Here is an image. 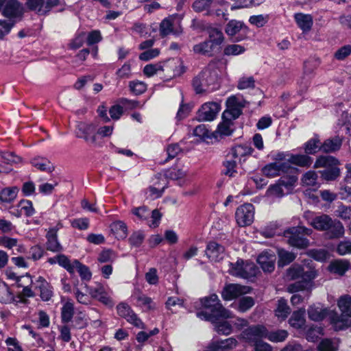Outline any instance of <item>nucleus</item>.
<instances>
[{
	"label": "nucleus",
	"instance_id": "obj_13",
	"mask_svg": "<svg viewBox=\"0 0 351 351\" xmlns=\"http://www.w3.org/2000/svg\"><path fill=\"white\" fill-rule=\"evenodd\" d=\"M221 109L220 104L217 102H206L202 106L197 112L198 120L202 121H213L217 117Z\"/></svg>",
	"mask_w": 351,
	"mask_h": 351
},
{
	"label": "nucleus",
	"instance_id": "obj_7",
	"mask_svg": "<svg viewBox=\"0 0 351 351\" xmlns=\"http://www.w3.org/2000/svg\"><path fill=\"white\" fill-rule=\"evenodd\" d=\"M317 276V271L311 265H293L287 271V277L289 280L301 278V281L313 282Z\"/></svg>",
	"mask_w": 351,
	"mask_h": 351
},
{
	"label": "nucleus",
	"instance_id": "obj_39",
	"mask_svg": "<svg viewBox=\"0 0 351 351\" xmlns=\"http://www.w3.org/2000/svg\"><path fill=\"white\" fill-rule=\"evenodd\" d=\"M339 164V161L332 156H323L319 157L315 163V167L316 168L319 167H333L337 166Z\"/></svg>",
	"mask_w": 351,
	"mask_h": 351
},
{
	"label": "nucleus",
	"instance_id": "obj_1",
	"mask_svg": "<svg viewBox=\"0 0 351 351\" xmlns=\"http://www.w3.org/2000/svg\"><path fill=\"white\" fill-rule=\"evenodd\" d=\"M220 71L215 64H210L193 80V86L197 93L213 91L219 86Z\"/></svg>",
	"mask_w": 351,
	"mask_h": 351
},
{
	"label": "nucleus",
	"instance_id": "obj_44",
	"mask_svg": "<svg viewBox=\"0 0 351 351\" xmlns=\"http://www.w3.org/2000/svg\"><path fill=\"white\" fill-rule=\"evenodd\" d=\"M252 148L249 145H239L232 149L230 154L234 158H239L241 160L242 157L252 154Z\"/></svg>",
	"mask_w": 351,
	"mask_h": 351
},
{
	"label": "nucleus",
	"instance_id": "obj_46",
	"mask_svg": "<svg viewBox=\"0 0 351 351\" xmlns=\"http://www.w3.org/2000/svg\"><path fill=\"white\" fill-rule=\"evenodd\" d=\"M313 287V282L305 281H298L294 283L290 284L287 286V291L289 293H295L304 290H311Z\"/></svg>",
	"mask_w": 351,
	"mask_h": 351
},
{
	"label": "nucleus",
	"instance_id": "obj_16",
	"mask_svg": "<svg viewBox=\"0 0 351 351\" xmlns=\"http://www.w3.org/2000/svg\"><path fill=\"white\" fill-rule=\"evenodd\" d=\"M160 34L164 37L170 34L179 35L182 29L180 23H177L173 17H168L162 21L160 24Z\"/></svg>",
	"mask_w": 351,
	"mask_h": 351
},
{
	"label": "nucleus",
	"instance_id": "obj_20",
	"mask_svg": "<svg viewBox=\"0 0 351 351\" xmlns=\"http://www.w3.org/2000/svg\"><path fill=\"white\" fill-rule=\"evenodd\" d=\"M161 63L163 65L162 71L165 72L168 77L180 75L184 72L182 62L180 59L173 58Z\"/></svg>",
	"mask_w": 351,
	"mask_h": 351
},
{
	"label": "nucleus",
	"instance_id": "obj_51",
	"mask_svg": "<svg viewBox=\"0 0 351 351\" xmlns=\"http://www.w3.org/2000/svg\"><path fill=\"white\" fill-rule=\"evenodd\" d=\"M77 271L80 277L83 280H89L91 278L92 274L88 267L82 265L77 260H74V272Z\"/></svg>",
	"mask_w": 351,
	"mask_h": 351
},
{
	"label": "nucleus",
	"instance_id": "obj_12",
	"mask_svg": "<svg viewBox=\"0 0 351 351\" xmlns=\"http://www.w3.org/2000/svg\"><path fill=\"white\" fill-rule=\"evenodd\" d=\"M117 313L125 318L129 323L138 328H143L144 324L130 306L124 302L119 304L117 306Z\"/></svg>",
	"mask_w": 351,
	"mask_h": 351
},
{
	"label": "nucleus",
	"instance_id": "obj_19",
	"mask_svg": "<svg viewBox=\"0 0 351 351\" xmlns=\"http://www.w3.org/2000/svg\"><path fill=\"white\" fill-rule=\"evenodd\" d=\"M276 256L274 252L267 250L263 252L257 258V262L265 272H271L275 268Z\"/></svg>",
	"mask_w": 351,
	"mask_h": 351
},
{
	"label": "nucleus",
	"instance_id": "obj_60",
	"mask_svg": "<svg viewBox=\"0 0 351 351\" xmlns=\"http://www.w3.org/2000/svg\"><path fill=\"white\" fill-rule=\"evenodd\" d=\"M117 258L115 253L111 250H106L102 251L99 256L98 261L101 263H112Z\"/></svg>",
	"mask_w": 351,
	"mask_h": 351
},
{
	"label": "nucleus",
	"instance_id": "obj_41",
	"mask_svg": "<svg viewBox=\"0 0 351 351\" xmlns=\"http://www.w3.org/2000/svg\"><path fill=\"white\" fill-rule=\"evenodd\" d=\"M243 29H247L243 22L237 20H231L226 25L225 32L228 35L232 36Z\"/></svg>",
	"mask_w": 351,
	"mask_h": 351
},
{
	"label": "nucleus",
	"instance_id": "obj_3",
	"mask_svg": "<svg viewBox=\"0 0 351 351\" xmlns=\"http://www.w3.org/2000/svg\"><path fill=\"white\" fill-rule=\"evenodd\" d=\"M202 304L205 308L210 311V313L207 311L197 313V316L202 319L212 321L213 317L228 318L231 317L230 312L222 306L216 294L203 298Z\"/></svg>",
	"mask_w": 351,
	"mask_h": 351
},
{
	"label": "nucleus",
	"instance_id": "obj_22",
	"mask_svg": "<svg viewBox=\"0 0 351 351\" xmlns=\"http://www.w3.org/2000/svg\"><path fill=\"white\" fill-rule=\"evenodd\" d=\"M205 252L211 261L218 262L223 258L224 247L216 242L211 241L208 243Z\"/></svg>",
	"mask_w": 351,
	"mask_h": 351
},
{
	"label": "nucleus",
	"instance_id": "obj_17",
	"mask_svg": "<svg viewBox=\"0 0 351 351\" xmlns=\"http://www.w3.org/2000/svg\"><path fill=\"white\" fill-rule=\"evenodd\" d=\"M58 0H27V6L39 14H45L56 5Z\"/></svg>",
	"mask_w": 351,
	"mask_h": 351
},
{
	"label": "nucleus",
	"instance_id": "obj_30",
	"mask_svg": "<svg viewBox=\"0 0 351 351\" xmlns=\"http://www.w3.org/2000/svg\"><path fill=\"white\" fill-rule=\"evenodd\" d=\"M296 169L294 168V171H289L287 176H282L278 180L280 184L286 190V193H289L292 188L298 180V177L295 175Z\"/></svg>",
	"mask_w": 351,
	"mask_h": 351
},
{
	"label": "nucleus",
	"instance_id": "obj_37",
	"mask_svg": "<svg viewBox=\"0 0 351 351\" xmlns=\"http://www.w3.org/2000/svg\"><path fill=\"white\" fill-rule=\"evenodd\" d=\"M308 317L315 322L322 320L326 315V309L323 308L319 304L313 305L308 309Z\"/></svg>",
	"mask_w": 351,
	"mask_h": 351
},
{
	"label": "nucleus",
	"instance_id": "obj_56",
	"mask_svg": "<svg viewBox=\"0 0 351 351\" xmlns=\"http://www.w3.org/2000/svg\"><path fill=\"white\" fill-rule=\"evenodd\" d=\"M317 174L313 171H309L304 174L302 178L303 185L306 186H317Z\"/></svg>",
	"mask_w": 351,
	"mask_h": 351
},
{
	"label": "nucleus",
	"instance_id": "obj_24",
	"mask_svg": "<svg viewBox=\"0 0 351 351\" xmlns=\"http://www.w3.org/2000/svg\"><path fill=\"white\" fill-rule=\"evenodd\" d=\"M234 130L233 119L222 117L221 122L218 125L217 130L214 132L216 138H222L223 136H230Z\"/></svg>",
	"mask_w": 351,
	"mask_h": 351
},
{
	"label": "nucleus",
	"instance_id": "obj_27",
	"mask_svg": "<svg viewBox=\"0 0 351 351\" xmlns=\"http://www.w3.org/2000/svg\"><path fill=\"white\" fill-rule=\"evenodd\" d=\"M343 140L339 136L326 139L320 146V150L325 153L338 151L342 145Z\"/></svg>",
	"mask_w": 351,
	"mask_h": 351
},
{
	"label": "nucleus",
	"instance_id": "obj_54",
	"mask_svg": "<svg viewBox=\"0 0 351 351\" xmlns=\"http://www.w3.org/2000/svg\"><path fill=\"white\" fill-rule=\"evenodd\" d=\"M56 259L59 265L64 267L70 274L74 273V261L71 262L68 257L64 254L58 255Z\"/></svg>",
	"mask_w": 351,
	"mask_h": 351
},
{
	"label": "nucleus",
	"instance_id": "obj_26",
	"mask_svg": "<svg viewBox=\"0 0 351 351\" xmlns=\"http://www.w3.org/2000/svg\"><path fill=\"white\" fill-rule=\"evenodd\" d=\"M237 345V341L234 338H228L223 341L212 343L208 351H229L234 348Z\"/></svg>",
	"mask_w": 351,
	"mask_h": 351
},
{
	"label": "nucleus",
	"instance_id": "obj_55",
	"mask_svg": "<svg viewBox=\"0 0 351 351\" xmlns=\"http://www.w3.org/2000/svg\"><path fill=\"white\" fill-rule=\"evenodd\" d=\"M129 88L131 92L135 95H141L147 89V85L143 82L138 80L131 81L129 83Z\"/></svg>",
	"mask_w": 351,
	"mask_h": 351
},
{
	"label": "nucleus",
	"instance_id": "obj_47",
	"mask_svg": "<svg viewBox=\"0 0 351 351\" xmlns=\"http://www.w3.org/2000/svg\"><path fill=\"white\" fill-rule=\"evenodd\" d=\"M278 254L279 257L278 263L280 267H284L289 264L295 258V255L293 253L283 249H279L278 250Z\"/></svg>",
	"mask_w": 351,
	"mask_h": 351
},
{
	"label": "nucleus",
	"instance_id": "obj_40",
	"mask_svg": "<svg viewBox=\"0 0 351 351\" xmlns=\"http://www.w3.org/2000/svg\"><path fill=\"white\" fill-rule=\"evenodd\" d=\"M215 48L210 42L205 40L194 45L193 51L198 54L211 56Z\"/></svg>",
	"mask_w": 351,
	"mask_h": 351
},
{
	"label": "nucleus",
	"instance_id": "obj_21",
	"mask_svg": "<svg viewBox=\"0 0 351 351\" xmlns=\"http://www.w3.org/2000/svg\"><path fill=\"white\" fill-rule=\"evenodd\" d=\"M23 13V7L18 0H9L2 12L4 16L10 19L21 16Z\"/></svg>",
	"mask_w": 351,
	"mask_h": 351
},
{
	"label": "nucleus",
	"instance_id": "obj_14",
	"mask_svg": "<svg viewBox=\"0 0 351 351\" xmlns=\"http://www.w3.org/2000/svg\"><path fill=\"white\" fill-rule=\"evenodd\" d=\"M294 171L293 168L285 161H278L267 165L263 169V173L268 177H276L289 171Z\"/></svg>",
	"mask_w": 351,
	"mask_h": 351
},
{
	"label": "nucleus",
	"instance_id": "obj_42",
	"mask_svg": "<svg viewBox=\"0 0 351 351\" xmlns=\"http://www.w3.org/2000/svg\"><path fill=\"white\" fill-rule=\"evenodd\" d=\"M313 160L311 157L306 155H291L287 161H285V162H288L289 165L291 163L300 167L310 166Z\"/></svg>",
	"mask_w": 351,
	"mask_h": 351
},
{
	"label": "nucleus",
	"instance_id": "obj_11",
	"mask_svg": "<svg viewBox=\"0 0 351 351\" xmlns=\"http://www.w3.org/2000/svg\"><path fill=\"white\" fill-rule=\"evenodd\" d=\"M237 224L241 227L250 226L254 221V208L251 204H245L239 206L235 213Z\"/></svg>",
	"mask_w": 351,
	"mask_h": 351
},
{
	"label": "nucleus",
	"instance_id": "obj_64",
	"mask_svg": "<svg viewBox=\"0 0 351 351\" xmlns=\"http://www.w3.org/2000/svg\"><path fill=\"white\" fill-rule=\"evenodd\" d=\"M337 349L336 344L330 339L322 340L319 346V351H336Z\"/></svg>",
	"mask_w": 351,
	"mask_h": 351
},
{
	"label": "nucleus",
	"instance_id": "obj_5",
	"mask_svg": "<svg viewBox=\"0 0 351 351\" xmlns=\"http://www.w3.org/2000/svg\"><path fill=\"white\" fill-rule=\"evenodd\" d=\"M312 232L311 229L304 226H298L285 230L284 235L287 239L289 245L302 249L307 247L309 245L308 240L304 238V235H310Z\"/></svg>",
	"mask_w": 351,
	"mask_h": 351
},
{
	"label": "nucleus",
	"instance_id": "obj_38",
	"mask_svg": "<svg viewBox=\"0 0 351 351\" xmlns=\"http://www.w3.org/2000/svg\"><path fill=\"white\" fill-rule=\"evenodd\" d=\"M19 192L16 186L7 187L0 191V201L10 203L15 199Z\"/></svg>",
	"mask_w": 351,
	"mask_h": 351
},
{
	"label": "nucleus",
	"instance_id": "obj_58",
	"mask_svg": "<svg viewBox=\"0 0 351 351\" xmlns=\"http://www.w3.org/2000/svg\"><path fill=\"white\" fill-rule=\"evenodd\" d=\"M267 194L268 196L271 197H282L287 193L286 191H284L282 186L278 182L268 189Z\"/></svg>",
	"mask_w": 351,
	"mask_h": 351
},
{
	"label": "nucleus",
	"instance_id": "obj_28",
	"mask_svg": "<svg viewBox=\"0 0 351 351\" xmlns=\"http://www.w3.org/2000/svg\"><path fill=\"white\" fill-rule=\"evenodd\" d=\"M294 19L298 27L303 32H308L311 29L313 23L311 15L303 13H296L294 15Z\"/></svg>",
	"mask_w": 351,
	"mask_h": 351
},
{
	"label": "nucleus",
	"instance_id": "obj_2",
	"mask_svg": "<svg viewBox=\"0 0 351 351\" xmlns=\"http://www.w3.org/2000/svg\"><path fill=\"white\" fill-rule=\"evenodd\" d=\"M310 223L317 230L326 231L330 239L339 238L344 234L343 224L339 221L332 219L329 215L325 214L316 216Z\"/></svg>",
	"mask_w": 351,
	"mask_h": 351
},
{
	"label": "nucleus",
	"instance_id": "obj_49",
	"mask_svg": "<svg viewBox=\"0 0 351 351\" xmlns=\"http://www.w3.org/2000/svg\"><path fill=\"white\" fill-rule=\"evenodd\" d=\"M13 300V294L8 286L0 280V302L10 303Z\"/></svg>",
	"mask_w": 351,
	"mask_h": 351
},
{
	"label": "nucleus",
	"instance_id": "obj_9",
	"mask_svg": "<svg viewBox=\"0 0 351 351\" xmlns=\"http://www.w3.org/2000/svg\"><path fill=\"white\" fill-rule=\"evenodd\" d=\"M245 100L241 96L232 95L226 101V110L223 112V118H230L233 120L237 119L242 113L245 107Z\"/></svg>",
	"mask_w": 351,
	"mask_h": 351
},
{
	"label": "nucleus",
	"instance_id": "obj_32",
	"mask_svg": "<svg viewBox=\"0 0 351 351\" xmlns=\"http://www.w3.org/2000/svg\"><path fill=\"white\" fill-rule=\"evenodd\" d=\"M31 164L40 171L45 172H51L54 167L51 162L43 157H35L31 160Z\"/></svg>",
	"mask_w": 351,
	"mask_h": 351
},
{
	"label": "nucleus",
	"instance_id": "obj_8",
	"mask_svg": "<svg viewBox=\"0 0 351 351\" xmlns=\"http://www.w3.org/2000/svg\"><path fill=\"white\" fill-rule=\"evenodd\" d=\"M229 272L231 275L242 278H250L256 275L258 269L252 262L237 261L235 263H230Z\"/></svg>",
	"mask_w": 351,
	"mask_h": 351
},
{
	"label": "nucleus",
	"instance_id": "obj_50",
	"mask_svg": "<svg viewBox=\"0 0 351 351\" xmlns=\"http://www.w3.org/2000/svg\"><path fill=\"white\" fill-rule=\"evenodd\" d=\"M213 3L215 0H195L192 7L196 12L207 11V14H209L208 10Z\"/></svg>",
	"mask_w": 351,
	"mask_h": 351
},
{
	"label": "nucleus",
	"instance_id": "obj_57",
	"mask_svg": "<svg viewBox=\"0 0 351 351\" xmlns=\"http://www.w3.org/2000/svg\"><path fill=\"white\" fill-rule=\"evenodd\" d=\"M308 255L318 261H324L329 257V254L324 249L311 250L308 252Z\"/></svg>",
	"mask_w": 351,
	"mask_h": 351
},
{
	"label": "nucleus",
	"instance_id": "obj_53",
	"mask_svg": "<svg viewBox=\"0 0 351 351\" xmlns=\"http://www.w3.org/2000/svg\"><path fill=\"white\" fill-rule=\"evenodd\" d=\"M163 70V65L161 62L147 64L143 69V73L148 77L158 74Z\"/></svg>",
	"mask_w": 351,
	"mask_h": 351
},
{
	"label": "nucleus",
	"instance_id": "obj_29",
	"mask_svg": "<svg viewBox=\"0 0 351 351\" xmlns=\"http://www.w3.org/2000/svg\"><path fill=\"white\" fill-rule=\"evenodd\" d=\"M204 29L207 30L208 34L209 39L208 40L215 47L219 46L223 43L224 37L221 30L210 25H207Z\"/></svg>",
	"mask_w": 351,
	"mask_h": 351
},
{
	"label": "nucleus",
	"instance_id": "obj_35",
	"mask_svg": "<svg viewBox=\"0 0 351 351\" xmlns=\"http://www.w3.org/2000/svg\"><path fill=\"white\" fill-rule=\"evenodd\" d=\"M47 250L52 252H59L62 250V246L58 241L57 239V231L55 229H51L47 234Z\"/></svg>",
	"mask_w": 351,
	"mask_h": 351
},
{
	"label": "nucleus",
	"instance_id": "obj_36",
	"mask_svg": "<svg viewBox=\"0 0 351 351\" xmlns=\"http://www.w3.org/2000/svg\"><path fill=\"white\" fill-rule=\"evenodd\" d=\"M289 336V332L286 330L280 329L276 330L268 331L267 329L266 339L273 343H280L285 341Z\"/></svg>",
	"mask_w": 351,
	"mask_h": 351
},
{
	"label": "nucleus",
	"instance_id": "obj_15",
	"mask_svg": "<svg viewBox=\"0 0 351 351\" xmlns=\"http://www.w3.org/2000/svg\"><path fill=\"white\" fill-rule=\"evenodd\" d=\"M250 288L246 286H242L239 284L227 285L221 293L222 298L226 300H231L241 295L250 293Z\"/></svg>",
	"mask_w": 351,
	"mask_h": 351
},
{
	"label": "nucleus",
	"instance_id": "obj_62",
	"mask_svg": "<svg viewBox=\"0 0 351 351\" xmlns=\"http://www.w3.org/2000/svg\"><path fill=\"white\" fill-rule=\"evenodd\" d=\"M145 239V235L143 232L137 231L132 234L129 238V243L132 247H139Z\"/></svg>",
	"mask_w": 351,
	"mask_h": 351
},
{
	"label": "nucleus",
	"instance_id": "obj_10",
	"mask_svg": "<svg viewBox=\"0 0 351 351\" xmlns=\"http://www.w3.org/2000/svg\"><path fill=\"white\" fill-rule=\"evenodd\" d=\"M267 328L263 325H253L245 329L240 335V338L247 343H253L266 339Z\"/></svg>",
	"mask_w": 351,
	"mask_h": 351
},
{
	"label": "nucleus",
	"instance_id": "obj_48",
	"mask_svg": "<svg viewBox=\"0 0 351 351\" xmlns=\"http://www.w3.org/2000/svg\"><path fill=\"white\" fill-rule=\"evenodd\" d=\"M136 301L138 305L143 308L145 311L153 310L156 307V304L153 302L152 298L146 296L145 295H138L136 296Z\"/></svg>",
	"mask_w": 351,
	"mask_h": 351
},
{
	"label": "nucleus",
	"instance_id": "obj_52",
	"mask_svg": "<svg viewBox=\"0 0 351 351\" xmlns=\"http://www.w3.org/2000/svg\"><path fill=\"white\" fill-rule=\"evenodd\" d=\"M74 314L73 304L67 301L62 308V319L64 322H69L71 320Z\"/></svg>",
	"mask_w": 351,
	"mask_h": 351
},
{
	"label": "nucleus",
	"instance_id": "obj_43",
	"mask_svg": "<svg viewBox=\"0 0 351 351\" xmlns=\"http://www.w3.org/2000/svg\"><path fill=\"white\" fill-rule=\"evenodd\" d=\"M291 312L286 300L281 298L278 302L277 308L275 311L276 316L282 320L285 319Z\"/></svg>",
	"mask_w": 351,
	"mask_h": 351
},
{
	"label": "nucleus",
	"instance_id": "obj_4",
	"mask_svg": "<svg viewBox=\"0 0 351 351\" xmlns=\"http://www.w3.org/2000/svg\"><path fill=\"white\" fill-rule=\"evenodd\" d=\"M337 306L341 311V315L332 316L331 323L335 330H343L351 326V296L341 295L337 300Z\"/></svg>",
	"mask_w": 351,
	"mask_h": 351
},
{
	"label": "nucleus",
	"instance_id": "obj_6",
	"mask_svg": "<svg viewBox=\"0 0 351 351\" xmlns=\"http://www.w3.org/2000/svg\"><path fill=\"white\" fill-rule=\"evenodd\" d=\"M76 136L93 147H101L102 145L96 134V125L93 123H79L77 125Z\"/></svg>",
	"mask_w": 351,
	"mask_h": 351
},
{
	"label": "nucleus",
	"instance_id": "obj_18",
	"mask_svg": "<svg viewBox=\"0 0 351 351\" xmlns=\"http://www.w3.org/2000/svg\"><path fill=\"white\" fill-rule=\"evenodd\" d=\"M152 186L148 187L146 190V195L147 198L152 199L161 197L165 188L167 187V179L163 176L156 177Z\"/></svg>",
	"mask_w": 351,
	"mask_h": 351
},
{
	"label": "nucleus",
	"instance_id": "obj_25",
	"mask_svg": "<svg viewBox=\"0 0 351 351\" xmlns=\"http://www.w3.org/2000/svg\"><path fill=\"white\" fill-rule=\"evenodd\" d=\"M37 287L40 290V295L43 300L49 301L53 296V287L42 276H39L36 280Z\"/></svg>",
	"mask_w": 351,
	"mask_h": 351
},
{
	"label": "nucleus",
	"instance_id": "obj_33",
	"mask_svg": "<svg viewBox=\"0 0 351 351\" xmlns=\"http://www.w3.org/2000/svg\"><path fill=\"white\" fill-rule=\"evenodd\" d=\"M350 263L345 260H337L332 262L329 266L328 269L330 272L343 276L348 270Z\"/></svg>",
	"mask_w": 351,
	"mask_h": 351
},
{
	"label": "nucleus",
	"instance_id": "obj_59",
	"mask_svg": "<svg viewBox=\"0 0 351 351\" xmlns=\"http://www.w3.org/2000/svg\"><path fill=\"white\" fill-rule=\"evenodd\" d=\"M244 47L233 44L229 45L224 48L223 53L226 56H237L245 51Z\"/></svg>",
	"mask_w": 351,
	"mask_h": 351
},
{
	"label": "nucleus",
	"instance_id": "obj_23",
	"mask_svg": "<svg viewBox=\"0 0 351 351\" xmlns=\"http://www.w3.org/2000/svg\"><path fill=\"white\" fill-rule=\"evenodd\" d=\"M89 293L93 298L97 300L105 305L110 306L113 305L112 300L110 298L108 292L101 285H98L95 288H90Z\"/></svg>",
	"mask_w": 351,
	"mask_h": 351
},
{
	"label": "nucleus",
	"instance_id": "obj_45",
	"mask_svg": "<svg viewBox=\"0 0 351 351\" xmlns=\"http://www.w3.org/2000/svg\"><path fill=\"white\" fill-rule=\"evenodd\" d=\"M18 206L19 208V214L18 217H21L22 215H25L27 217H31L35 213L32 202L29 200H21L18 204Z\"/></svg>",
	"mask_w": 351,
	"mask_h": 351
},
{
	"label": "nucleus",
	"instance_id": "obj_63",
	"mask_svg": "<svg viewBox=\"0 0 351 351\" xmlns=\"http://www.w3.org/2000/svg\"><path fill=\"white\" fill-rule=\"evenodd\" d=\"M254 304V300L252 297H243L240 299L238 309L241 312H245Z\"/></svg>",
	"mask_w": 351,
	"mask_h": 351
},
{
	"label": "nucleus",
	"instance_id": "obj_61",
	"mask_svg": "<svg viewBox=\"0 0 351 351\" xmlns=\"http://www.w3.org/2000/svg\"><path fill=\"white\" fill-rule=\"evenodd\" d=\"M0 155L1 158L7 164H17L21 160V158L15 155L13 152H1Z\"/></svg>",
	"mask_w": 351,
	"mask_h": 351
},
{
	"label": "nucleus",
	"instance_id": "obj_34",
	"mask_svg": "<svg viewBox=\"0 0 351 351\" xmlns=\"http://www.w3.org/2000/svg\"><path fill=\"white\" fill-rule=\"evenodd\" d=\"M110 229L116 238L123 239L128 235V228L122 221H116L111 223Z\"/></svg>",
	"mask_w": 351,
	"mask_h": 351
},
{
	"label": "nucleus",
	"instance_id": "obj_31",
	"mask_svg": "<svg viewBox=\"0 0 351 351\" xmlns=\"http://www.w3.org/2000/svg\"><path fill=\"white\" fill-rule=\"evenodd\" d=\"M305 312L304 308L294 311L289 320L291 326L295 328H301L305 324Z\"/></svg>",
	"mask_w": 351,
	"mask_h": 351
}]
</instances>
